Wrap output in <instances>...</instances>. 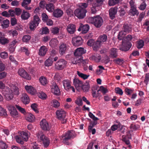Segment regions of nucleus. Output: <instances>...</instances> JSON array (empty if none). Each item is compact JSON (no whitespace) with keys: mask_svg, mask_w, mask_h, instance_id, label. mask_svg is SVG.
Instances as JSON below:
<instances>
[{"mask_svg":"<svg viewBox=\"0 0 149 149\" xmlns=\"http://www.w3.org/2000/svg\"><path fill=\"white\" fill-rule=\"evenodd\" d=\"M7 115V114L6 110L0 106V116L3 115L5 116Z\"/></svg>","mask_w":149,"mask_h":149,"instance_id":"5fc2aeb1","label":"nucleus"},{"mask_svg":"<svg viewBox=\"0 0 149 149\" xmlns=\"http://www.w3.org/2000/svg\"><path fill=\"white\" fill-rule=\"evenodd\" d=\"M24 88L28 93L31 94H34L36 92V90L31 86L26 85Z\"/></svg>","mask_w":149,"mask_h":149,"instance_id":"a211bd4d","label":"nucleus"},{"mask_svg":"<svg viewBox=\"0 0 149 149\" xmlns=\"http://www.w3.org/2000/svg\"><path fill=\"white\" fill-rule=\"evenodd\" d=\"M9 23L10 22L8 19L3 20L1 26L3 29L6 28L8 27Z\"/></svg>","mask_w":149,"mask_h":149,"instance_id":"e433bc0d","label":"nucleus"},{"mask_svg":"<svg viewBox=\"0 0 149 149\" xmlns=\"http://www.w3.org/2000/svg\"><path fill=\"white\" fill-rule=\"evenodd\" d=\"M96 2L94 3V6H100L103 3L104 0H95Z\"/></svg>","mask_w":149,"mask_h":149,"instance_id":"13d9d810","label":"nucleus"},{"mask_svg":"<svg viewBox=\"0 0 149 149\" xmlns=\"http://www.w3.org/2000/svg\"><path fill=\"white\" fill-rule=\"evenodd\" d=\"M82 89L85 92H87L89 90L90 86L88 84L86 85H82V86L81 87Z\"/></svg>","mask_w":149,"mask_h":149,"instance_id":"8fccbe9b","label":"nucleus"},{"mask_svg":"<svg viewBox=\"0 0 149 149\" xmlns=\"http://www.w3.org/2000/svg\"><path fill=\"white\" fill-rule=\"evenodd\" d=\"M37 105L36 103L32 104L31 106V108L36 113L38 112L37 108Z\"/></svg>","mask_w":149,"mask_h":149,"instance_id":"680f3d73","label":"nucleus"},{"mask_svg":"<svg viewBox=\"0 0 149 149\" xmlns=\"http://www.w3.org/2000/svg\"><path fill=\"white\" fill-rule=\"evenodd\" d=\"M45 7L46 9L50 12H52L54 8V6L52 3L47 4Z\"/></svg>","mask_w":149,"mask_h":149,"instance_id":"7c9ffc66","label":"nucleus"},{"mask_svg":"<svg viewBox=\"0 0 149 149\" xmlns=\"http://www.w3.org/2000/svg\"><path fill=\"white\" fill-rule=\"evenodd\" d=\"M123 29L125 32L129 33L132 30V27L130 25L125 24L123 26Z\"/></svg>","mask_w":149,"mask_h":149,"instance_id":"c85d7f7f","label":"nucleus"},{"mask_svg":"<svg viewBox=\"0 0 149 149\" xmlns=\"http://www.w3.org/2000/svg\"><path fill=\"white\" fill-rule=\"evenodd\" d=\"M63 14V11L60 9H57L55 10L53 13V15L54 16L57 18L61 17Z\"/></svg>","mask_w":149,"mask_h":149,"instance_id":"5701e85b","label":"nucleus"},{"mask_svg":"<svg viewBox=\"0 0 149 149\" xmlns=\"http://www.w3.org/2000/svg\"><path fill=\"white\" fill-rule=\"evenodd\" d=\"M42 20L44 22H45L48 19V16L45 13H42Z\"/></svg>","mask_w":149,"mask_h":149,"instance_id":"338daca9","label":"nucleus"},{"mask_svg":"<svg viewBox=\"0 0 149 149\" xmlns=\"http://www.w3.org/2000/svg\"><path fill=\"white\" fill-rule=\"evenodd\" d=\"M90 58L96 62H99L101 59V57L100 55L95 54L92 55Z\"/></svg>","mask_w":149,"mask_h":149,"instance_id":"b1692460","label":"nucleus"},{"mask_svg":"<svg viewBox=\"0 0 149 149\" xmlns=\"http://www.w3.org/2000/svg\"><path fill=\"white\" fill-rule=\"evenodd\" d=\"M53 63V58L52 57L50 56L49 58L45 61V64L46 66L49 67L52 65Z\"/></svg>","mask_w":149,"mask_h":149,"instance_id":"2f4dec72","label":"nucleus"},{"mask_svg":"<svg viewBox=\"0 0 149 149\" xmlns=\"http://www.w3.org/2000/svg\"><path fill=\"white\" fill-rule=\"evenodd\" d=\"M15 139L16 141L18 143L21 144H23L24 143V141L22 140L20 136H16Z\"/></svg>","mask_w":149,"mask_h":149,"instance_id":"0e129e2a","label":"nucleus"},{"mask_svg":"<svg viewBox=\"0 0 149 149\" xmlns=\"http://www.w3.org/2000/svg\"><path fill=\"white\" fill-rule=\"evenodd\" d=\"M62 83L64 89L67 91H68L71 89L73 92H75L74 87L71 85L70 81L68 79H65L63 81Z\"/></svg>","mask_w":149,"mask_h":149,"instance_id":"1a4fd4ad","label":"nucleus"},{"mask_svg":"<svg viewBox=\"0 0 149 149\" xmlns=\"http://www.w3.org/2000/svg\"><path fill=\"white\" fill-rule=\"evenodd\" d=\"M115 91L116 93L121 95H122L123 93L122 90L119 87H117L115 88Z\"/></svg>","mask_w":149,"mask_h":149,"instance_id":"774afa93","label":"nucleus"},{"mask_svg":"<svg viewBox=\"0 0 149 149\" xmlns=\"http://www.w3.org/2000/svg\"><path fill=\"white\" fill-rule=\"evenodd\" d=\"M76 136L75 132L73 130L68 131L62 137L63 142L67 145L68 144V141Z\"/></svg>","mask_w":149,"mask_h":149,"instance_id":"7ed1b4c3","label":"nucleus"},{"mask_svg":"<svg viewBox=\"0 0 149 149\" xmlns=\"http://www.w3.org/2000/svg\"><path fill=\"white\" fill-rule=\"evenodd\" d=\"M82 99L80 97H77V100L75 101V103L79 106H81L82 105Z\"/></svg>","mask_w":149,"mask_h":149,"instance_id":"603ef678","label":"nucleus"},{"mask_svg":"<svg viewBox=\"0 0 149 149\" xmlns=\"http://www.w3.org/2000/svg\"><path fill=\"white\" fill-rule=\"evenodd\" d=\"M109 56L111 58H116L118 56L117 49L112 48L110 50Z\"/></svg>","mask_w":149,"mask_h":149,"instance_id":"6ab92c4d","label":"nucleus"},{"mask_svg":"<svg viewBox=\"0 0 149 149\" xmlns=\"http://www.w3.org/2000/svg\"><path fill=\"white\" fill-rule=\"evenodd\" d=\"M117 8L116 7L112 8L109 10V15L111 19H114L117 12Z\"/></svg>","mask_w":149,"mask_h":149,"instance_id":"4468645a","label":"nucleus"},{"mask_svg":"<svg viewBox=\"0 0 149 149\" xmlns=\"http://www.w3.org/2000/svg\"><path fill=\"white\" fill-rule=\"evenodd\" d=\"M39 80L41 84L43 85H45L47 84V79L45 77L43 76L40 77Z\"/></svg>","mask_w":149,"mask_h":149,"instance_id":"c9c22d12","label":"nucleus"},{"mask_svg":"<svg viewBox=\"0 0 149 149\" xmlns=\"http://www.w3.org/2000/svg\"><path fill=\"white\" fill-rule=\"evenodd\" d=\"M40 125L42 129L44 131H48L51 128L50 125L45 119L41 120Z\"/></svg>","mask_w":149,"mask_h":149,"instance_id":"9d476101","label":"nucleus"},{"mask_svg":"<svg viewBox=\"0 0 149 149\" xmlns=\"http://www.w3.org/2000/svg\"><path fill=\"white\" fill-rule=\"evenodd\" d=\"M10 35L12 36L13 37H16L18 34L17 31L15 30H11L8 31Z\"/></svg>","mask_w":149,"mask_h":149,"instance_id":"a18cd8bd","label":"nucleus"},{"mask_svg":"<svg viewBox=\"0 0 149 149\" xmlns=\"http://www.w3.org/2000/svg\"><path fill=\"white\" fill-rule=\"evenodd\" d=\"M73 84L76 89H78L81 88L83 84L82 82L81 81L77 79H74Z\"/></svg>","mask_w":149,"mask_h":149,"instance_id":"412c9836","label":"nucleus"},{"mask_svg":"<svg viewBox=\"0 0 149 149\" xmlns=\"http://www.w3.org/2000/svg\"><path fill=\"white\" fill-rule=\"evenodd\" d=\"M29 26L30 30L31 31H33L35 30L36 27L38 26V25L33 22V21H31L29 22Z\"/></svg>","mask_w":149,"mask_h":149,"instance_id":"f704fd0d","label":"nucleus"},{"mask_svg":"<svg viewBox=\"0 0 149 149\" xmlns=\"http://www.w3.org/2000/svg\"><path fill=\"white\" fill-rule=\"evenodd\" d=\"M1 57L3 59H6L8 57V53L6 52H1L0 54Z\"/></svg>","mask_w":149,"mask_h":149,"instance_id":"4d7b16f0","label":"nucleus"},{"mask_svg":"<svg viewBox=\"0 0 149 149\" xmlns=\"http://www.w3.org/2000/svg\"><path fill=\"white\" fill-rule=\"evenodd\" d=\"M126 33L124 31V30L120 31L119 32L118 36V39L120 40H121L122 39L124 36L126 34Z\"/></svg>","mask_w":149,"mask_h":149,"instance_id":"c03bdc74","label":"nucleus"},{"mask_svg":"<svg viewBox=\"0 0 149 149\" xmlns=\"http://www.w3.org/2000/svg\"><path fill=\"white\" fill-rule=\"evenodd\" d=\"M66 29L69 33L73 34L76 31L75 26L73 24H69L67 26Z\"/></svg>","mask_w":149,"mask_h":149,"instance_id":"dca6fc26","label":"nucleus"},{"mask_svg":"<svg viewBox=\"0 0 149 149\" xmlns=\"http://www.w3.org/2000/svg\"><path fill=\"white\" fill-rule=\"evenodd\" d=\"M31 38V36L29 35H25L23 36L22 38L23 42H27L29 41Z\"/></svg>","mask_w":149,"mask_h":149,"instance_id":"4c0bfd02","label":"nucleus"},{"mask_svg":"<svg viewBox=\"0 0 149 149\" xmlns=\"http://www.w3.org/2000/svg\"><path fill=\"white\" fill-rule=\"evenodd\" d=\"M113 61L115 63L120 65L123 64V59L118 58L114 60Z\"/></svg>","mask_w":149,"mask_h":149,"instance_id":"09e8293b","label":"nucleus"},{"mask_svg":"<svg viewBox=\"0 0 149 149\" xmlns=\"http://www.w3.org/2000/svg\"><path fill=\"white\" fill-rule=\"evenodd\" d=\"M21 99L22 102L25 104H28L30 101L29 97L27 94L25 93H23Z\"/></svg>","mask_w":149,"mask_h":149,"instance_id":"4be33fe9","label":"nucleus"},{"mask_svg":"<svg viewBox=\"0 0 149 149\" xmlns=\"http://www.w3.org/2000/svg\"><path fill=\"white\" fill-rule=\"evenodd\" d=\"M87 12L86 10L77 8L74 11V14L78 18L81 19L85 17Z\"/></svg>","mask_w":149,"mask_h":149,"instance_id":"6e6552de","label":"nucleus"},{"mask_svg":"<svg viewBox=\"0 0 149 149\" xmlns=\"http://www.w3.org/2000/svg\"><path fill=\"white\" fill-rule=\"evenodd\" d=\"M56 115L57 118L61 120L62 123L64 124L66 123L67 118H65L66 113L62 109H59L56 111Z\"/></svg>","mask_w":149,"mask_h":149,"instance_id":"423d86ee","label":"nucleus"},{"mask_svg":"<svg viewBox=\"0 0 149 149\" xmlns=\"http://www.w3.org/2000/svg\"><path fill=\"white\" fill-rule=\"evenodd\" d=\"M9 42V40L7 39L4 37L0 38V43L4 45Z\"/></svg>","mask_w":149,"mask_h":149,"instance_id":"49530a36","label":"nucleus"},{"mask_svg":"<svg viewBox=\"0 0 149 149\" xmlns=\"http://www.w3.org/2000/svg\"><path fill=\"white\" fill-rule=\"evenodd\" d=\"M129 13L131 15L134 16L135 15H137L139 14V12L135 7L131 8L129 10Z\"/></svg>","mask_w":149,"mask_h":149,"instance_id":"cd10ccee","label":"nucleus"},{"mask_svg":"<svg viewBox=\"0 0 149 149\" xmlns=\"http://www.w3.org/2000/svg\"><path fill=\"white\" fill-rule=\"evenodd\" d=\"M52 105H53L54 107H58L60 106V104L57 100H53L51 102Z\"/></svg>","mask_w":149,"mask_h":149,"instance_id":"79ce46f5","label":"nucleus"},{"mask_svg":"<svg viewBox=\"0 0 149 149\" xmlns=\"http://www.w3.org/2000/svg\"><path fill=\"white\" fill-rule=\"evenodd\" d=\"M88 6V4L86 3H81L79 4V8L86 10V8Z\"/></svg>","mask_w":149,"mask_h":149,"instance_id":"3c124183","label":"nucleus"},{"mask_svg":"<svg viewBox=\"0 0 149 149\" xmlns=\"http://www.w3.org/2000/svg\"><path fill=\"white\" fill-rule=\"evenodd\" d=\"M120 0H109L108 4L110 6H113L118 3Z\"/></svg>","mask_w":149,"mask_h":149,"instance_id":"a19ab883","label":"nucleus"},{"mask_svg":"<svg viewBox=\"0 0 149 149\" xmlns=\"http://www.w3.org/2000/svg\"><path fill=\"white\" fill-rule=\"evenodd\" d=\"M107 39V36L105 34H103L102 35L100 36L98 38V42L100 43L106 41Z\"/></svg>","mask_w":149,"mask_h":149,"instance_id":"72a5a7b5","label":"nucleus"},{"mask_svg":"<svg viewBox=\"0 0 149 149\" xmlns=\"http://www.w3.org/2000/svg\"><path fill=\"white\" fill-rule=\"evenodd\" d=\"M30 17V14L27 11L24 10L21 15V18L23 20H26L29 19Z\"/></svg>","mask_w":149,"mask_h":149,"instance_id":"393cba45","label":"nucleus"},{"mask_svg":"<svg viewBox=\"0 0 149 149\" xmlns=\"http://www.w3.org/2000/svg\"><path fill=\"white\" fill-rule=\"evenodd\" d=\"M47 51V49L45 46H41L39 50V54L40 56H44Z\"/></svg>","mask_w":149,"mask_h":149,"instance_id":"a878e982","label":"nucleus"},{"mask_svg":"<svg viewBox=\"0 0 149 149\" xmlns=\"http://www.w3.org/2000/svg\"><path fill=\"white\" fill-rule=\"evenodd\" d=\"M37 136L40 141L42 142L45 147H47L49 145V140L42 131H40L38 132Z\"/></svg>","mask_w":149,"mask_h":149,"instance_id":"20e7f679","label":"nucleus"},{"mask_svg":"<svg viewBox=\"0 0 149 149\" xmlns=\"http://www.w3.org/2000/svg\"><path fill=\"white\" fill-rule=\"evenodd\" d=\"M87 21L88 22L93 24L97 28L100 27L103 23L102 18L99 16L89 17Z\"/></svg>","mask_w":149,"mask_h":149,"instance_id":"f03ea898","label":"nucleus"},{"mask_svg":"<svg viewBox=\"0 0 149 149\" xmlns=\"http://www.w3.org/2000/svg\"><path fill=\"white\" fill-rule=\"evenodd\" d=\"M54 79L59 81L61 80L62 77L59 74V73H57L55 74L54 77Z\"/></svg>","mask_w":149,"mask_h":149,"instance_id":"69168bd1","label":"nucleus"},{"mask_svg":"<svg viewBox=\"0 0 149 149\" xmlns=\"http://www.w3.org/2000/svg\"><path fill=\"white\" fill-rule=\"evenodd\" d=\"M81 28H82V32L83 33H86L88 31L89 29V26L88 24L83 25L82 24H81Z\"/></svg>","mask_w":149,"mask_h":149,"instance_id":"c756f323","label":"nucleus"},{"mask_svg":"<svg viewBox=\"0 0 149 149\" xmlns=\"http://www.w3.org/2000/svg\"><path fill=\"white\" fill-rule=\"evenodd\" d=\"M67 64V62L65 60L61 59L56 63L55 68L58 70H63L66 67Z\"/></svg>","mask_w":149,"mask_h":149,"instance_id":"0eeeda50","label":"nucleus"},{"mask_svg":"<svg viewBox=\"0 0 149 149\" xmlns=\"http://www.w3.org/2000/svg\"><path fill=\"white\" fill-rule=\"evenodd\" d=\"M72 41V44L75 46H79L81 45L83 42L82 39L80 36L73 38Z\"/></svg>","mask_w":149,"mask_h":149,"instance_id":"f8f14e48","label":"nucleus"},{"mask_svg":"<svg viewBox=\"0 0 149 149\" xmlns=\"http://www.w3.org/2000/svg\"><path fill=\"white\" fill-rule=\"evenodd\" d=\"M59 29L57 27H54L52 28L51 31L54 34H58L59 33Z\"/></svg>","mask_w":149,"mask_h":149,"instance_id":"052dcab7","label":"nucleus"},{"mask_svg":"<svg viewBox=\"0 0 149 149\" xmlns=\"http://www.w3.org/2000/svg\"><path fill=\"white\" fill-rule=\"evenodd\" d=\"M70 44L68 42L61 43L59 47V52L60 54L63 55L70 48Z\"/></svg>","mask_w":149,"mask_h":149,"instance_id":"39448f33","label":"nucleus"},{"mask_svg":"<svg viewBox=\"0 0 149 149\" xmlns=\"http://www.w3.org/2000/svg\"><path fill=\"white\" fill-rule=\"evenodd\" d=\"M51 89L52 92L54 94L57 95H59L60 93V91L56 84L53 82L51 86Z\"/></svg>","mask_w":149,"mask_h":149,"instance_id":"ddd939ff","label":"nucleus"},{"mask_svg":"<svg viewBox=\"0 0 149 149\" xmlns=\"http://www.w3.org/2000/svg\"><path fill=\"white\" fill-rule=\"evenodd\" d=\"M2 92L6 99L7 100H12L14 94L18 95L19 94L18 88L14 85L11 88L6 87L4 89L2 90Z\"/></svg>","mask_w":149,"mask_h":149,"instance_id":"f257e3e1","label":"nucleus"},{"mask_svg":"<svg viewBox=\"0 0 149 149\" xmlns=\"http://www.w3.org/2000/svg\"><path fill=\"white\" fill-rule=\"evenodd\" d=\"M49 30L47 27L42 28V32L41 33L42 34H45L49 33Z\"/></svg>","mask_w":149,"mask_h":149,"instance_id":"bf43d9fd","label":"nucleus"},{"mask_svg":"<svg viewBox=\"0 0 149 149\" xmlns=\"http://www.w3.org/2000/svg\"><path fill=\"white\" fill-rule=\"evenodd\" d=\"M92 94L93 97L94 98H97L99 95V94L97 92L96 88H94V89L92 90Z\"/></svg>","mask_w":149,"mask_h":149,"instance_id":"de8ad7c7","label":"nucleus"},{"mask_svg":"<svg viewBox=\"0 0 149 149\" xmlns=\"http://www.w3.org/2000/svg\"><path fill=\"white\" fill-rule=\"evenodd\" d=\"M58 43V41L55 38L52 39L49 42V45L52 48H55L57 47Z\"/></svg>","mask_w":149,"mask_h":149,"instance_id":"bb28decb","label":"nucleus"},{"mask_svg":"<svg viewBox=\"0 0 149 149\" xmlns=\"http://www.w3.org/2000/svg\"><path fill=\"white\" fill-rule=\"evenodd\" d=\"M86 52V50L83 48L80 47L76 49L74 53V54L76 56H80Z\"/></svg>","mask_w":149,"mask_h":149,"instance_id":"2eb2a0df","label":"nucleus"},{"mask_svg":"<svg viewBox=\"0 0 149 149\" xmlns=\"http://www.w3.org/2000/svg\"><path fill=\"white\" fill-rule=\"evenodd\" d=\"M35 117L31 113L29 114L26 119L30 122H32L34 120Z\"/></svg>","mask_w":149,"mask_h":149,"instance_id":"58836bf2","label":"nucleus"},{"mask_svg":"<svg viewBox=\"0 0 149 149\" xmlns=\"http://www.w3.org/2000/svg\"><path fill=\"white\" fill-rule=\"evenodd\" d=\"M30 134V133L29 132H26L22 131L20 132V135L24 140L27 141L28 139L29 135Z\"/></svg>","mask_w":149,"mask_h":149,"instance_id":"aec40b11","label":"nucleus"},{"mask_svg":"<svg viewBox=\"0 0 149 149\" xmlns=\"http://www.w3.org/2000/svg\"><path fill=\"white\" fill-rule=\"evenodd\" d=\"M21 50L22 52H25L26 54L27 55H28L29 54V52L28 48L25 47H21Z\"/></svg>","mask_w":149,"mask_h":149,"instance_id":"e2e57ef3","label":"nucleus"},{"mask_svg":"<svg viewBox=\"0 0 149 149\" xmlns=\"http://www.w3.org/2000/svg\"><path fill=\"white\" fill-rule=\"evenodd\" d=\"M11 115L13 117L15 118L18 116V113L16 109L10 112Z\"/></svg>","mask_w":149,"mask_h":149,"instance_id":"6e6d98bb","label":"nucleus"},{"mask_svg":"<svg viewBox=\"0 0 149 149\" xmlns=\"http://www.w3.org/2000/svg\"><path fill=\"white\" fill-rule=\"evenodd\" d=\"M123 46L120 48V49L122 51H128L131 47L132 45L130 43H127L125 44L123 43Z\"/></svg>","mask_w":149,"mask_h":149,"instance_id":"f3484780","label":"nucleus"},{"mask_svg":"<svg viewBox=\"0 0 149 149\" xmlns=\"http://www.w3.org/2000/svg\"><path fill=\"white\" fill-rule=\"evenodd\" d=\"M126 33L124 31V30L120 31L119 32L118 36V39L120 40H121L122 39L124 36L126 34Z\"/></svg>","mask_w":149,"mask_h":149,"instance_id":"37998d69","label":"nucleus"},{"mask_svg":"<svg viewBox=\"0 0 149 149\" xmlns=\"http://www.w3.org/2000/svg\"><path fill=\"white\" fill-rule=\"evenodd\" d=\"M100 91H101L104 94H105L108 92L107 89L104 88L103 86H100V89L97 90V93H98Z\"/></svg>","mask_w":149,"mask_h":149,"instance_id":"864d4df0","label":"nucleus"},{"mask_svg":"<svg viewBox=\"0 0 149 149\" xmlns=\"http://www.w3.org/2000/svg\"><path fill=\"white\" fill-rule=\"evenodd\" d=\"M31 21L38 25L40 21V19L38 15H36L33 16V20Z\"/></svg>","mask_w":149,"mask_h":149,"instance_id":"ea45409f","label":"nucleus"},{"mask_svg":"<svg viewBox=\"0 0 149 149\" xmlns=\"http://www.w3.org/2000/svg\"><path fill=\"white\" fill-rule=\"evenodd\" d=\"M18 73L20 76L24 79L28 80H30L31 79V76L23 68H19L18 70Z\"/></svg>","mask_w":149,"mask_h":149,"instance_id":"9b49d317","label":"nucleus"},{"mask_svg":"<svg viewBox=\"0 0 149 149\" xmlns=\"http://www.w3.org/2000/svg\"><path fill=\"white\" fill-rule=\"evenodd\" d=\"M77 74L79 77L84 80L87 79L90 76L89 74H86L81 73L79 71H77Z\"/></svg>","mask_w":149,"mask_h":149,"instance_id":"473e14b6","label":"nucleus"}]
</instances>
